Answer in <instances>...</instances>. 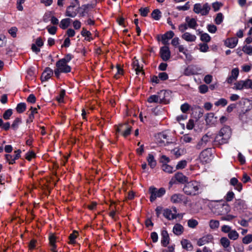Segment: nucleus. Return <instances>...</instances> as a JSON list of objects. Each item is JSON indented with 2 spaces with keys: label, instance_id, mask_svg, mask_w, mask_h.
I'll return each instance as SVG.
<instances>
[{
  "label": "nucleus",
  "instance_id": "1",
  "mask_svg": "<svg viewBox=\"0 0 252 252\" xmlns=\"http://www.w3.org/2000/svg\"><path fill=\"white\" fill-rule=\"evenodd\" d=\"M209 208L211 212L215 215L221 216L222 220L231 221L236 217L228 214L230 212V206L221 200L212 201L209 204Z\"/></svg>",
  "mask_w": 252,
  "mask_h": 252
},
{
  "label": "nucleus",
  "instance_id": "2",
  "mask_svg": "<svg viewBox=\"0 0 252 252\" xmlns=\"http://www.w3.org/2000/svg\"><path fill=\"white\" fill-rule=\"evenodd\" d=\"M231 135V130L229 127L224 126L220 129L215 138L216 144L221 145L227 143Z\"/></svg>",
  "mask_w": 252,
  "mask_h": 252
},
{
  "label": "nucleus",
  "instance_id": "3",
  "mask_svg": "<svg viewBox=\"0 0 252 252\" xmlns=\"http://www.w3.org/2000/svg\"><path fill=\"white\" fill-rule=\"evenodd\" d=\"M200 184L196 181H191L187 183L184 189V192L189 195H195L198 193Z\"/></svg>",
  "mask_w": 252,
  "mask_h": 252
},
{
  "label": "nucleus",
  "instance_id": "4",
  "mask_svg": "<svg viewBox=\"0 0 252 252\" xmlns=\"http://www.w3.org/2000/svg\"><path fill=\"white\" fill-rule=\"evenodd\" d=\"M56 68L54 73L56 77H59L61 73H68L71 71V67L67 63L60 60L56 63Z\"/></svg>",
  "mask_w": 252,
  "mask_h": 252
},
{
  "label": "nucleus",
  "instance_id": "5",
  "mask_svg": "<svg viewBox=\"0 0 252 252\" xmlns=\"http://www.w3.org/2000/svg\"><path fill=\"white\" fill-rule=\"evenodd\" d=\"M165 189L163 188L159 189L154 186H151L149 189V192L150 194V200L154 202L157 198L162 197L165 193Z\"/></svg>",
  "mask_w": 252,
  "mask_h": 252
},
{
  "label": "nucleus",
  "instance_id": "6",
  "mask_svg": "<svg viewBox=\"0 0 252 252\" xmlns=\"http://www.w3.org/2000/svg\"><path fill=\"white\" fill-rule=\"evenodd\" d=\"M214 158L213 150L207 148L202 151L199 155V159L202 164H207L211 161Z\"/></svg>",
  "mask_w": 252,
  "mask_h": 252
},
{
  "label": "nucleus",
  "instance_id": "7",
  "mask_svg": "<svg viewBox=\"0 0 252 252\" xmlns=\"http://www.w3.org/2000/svg\"><path fill=\"white\" fill-rule=\"evenodd\" d=\"M210 10V7L208 3H206L203 5L200 3H196L194 5L193 11L197 14H201L202 15H206Z\"/></svg>",
  "mask_w": 252,
  "mask_h": 252
},
{
  "label": "nucleus",
  "instance_id": "8",
  "mask_svg": "<svg viewBox=\"0 0 252 252\" xmlns=\"http://www.w3.org/2000/svg\"><path fill=\"white\" fill-rule=\"evenodd\" d=\"M131 127L127 124L119 125L116 129L117 133H121L124 137H126L131 133Z\"/></svg>",
  "mask_w": 252,
  "mask_h": 252
},
{
  "label": "nucleus",
  "instance_id": "9",
  "mask_svg": "<svg viewBox=\"0 0 252 252\" xmlns=\"http://www.w3.org/2000/svg\"><path fill=\"white\" fill-rule=\"evenodd\" d=\"M170 200L174 204H180L182 202L186 204L187 203L186 197L184 195L180 193L173 194L171 196Z\"/></svg>",
  "mask_w": 252,
  "mask_h": 252
},
{
  "label": "nucleus",
  "instance_id": "10",
  "mask_svg": "<svg viewBox=\"0 0 252 252\" xmlns=\"http://www.w3.org/2000/svg\"><path fill=\"white\" fill-rule=\"evenodd\" d=\"M176 181L183 183L188 181V178L182 173L178 172L175 174L174 177L171 179L169 182V184L172 186L173 184L176 183Z\"/></svg>",
  "mask_w": 252,
  "mask_h": 252
},
{
  "label": "nucleus",
  "instance_id": "11",
  "mask_svg": "<svg viewBox=\"0 0 252 252\" xmlns=\"http://www.w3.org/2000/svg\"><path fill=\"white\" fill-rule=\"evenodd\" d=\"M240 103L242 105V112L244 114L252 108V100H251L247 98L242 99Z\"/></svg>",
  "mask_w": 252,
  "mask_h": 252
},
{
  "label": "nucleus",
  "instance_id": "12",
  "mask_svg": "<svg viewBox=\"0 0 252 252\" xmlns=\"http://www.w3.org/2000/svg\"><path fill=\"white\" fill-rule=\"evenodd\" d=\"M160 55L164 61H168L171 57V53L168 46H165L160 49Z\"/></svg>",
  "mask_w": 252,
  "mask_h": 252
},
{
  "label": "nucleus",
  "instance_id": "13",
  "mask_svg": "<svg viewBox=\"0 0 252 252\" xmlns=\"http://www.w3.org/2000/svg\"><path fill=\"white\" fill-rule=\"evenodd\" d=\"M44 45V41L41 37H39L35 40V43L32 45L31 49L32 51L38 54L40 51V47H41Z\"/></svg>",
  "mask_w": 252,
  "mask_h": 252
},
{
  "label": "nucleus",
  "instance_id": "14",
  "mask_svg": "<svg viewBox=\"0 0 252 252\" xmlns=\"http://www.w3.org/2000/svg\"><path fill=\"white\" fill-rule=\"evenodd\" d=\"M174 213H173L170 209H166L164 210L163 215L165 218L168 220H173L178 217V215L177 214V209L176 207L173 208Z\"/></svg>",
  "mask_w": 252,
  "mask_h": 252
},
{
  "label": "nucleus",
  "instance_id": "15",
  "mask_svg": "<svg viewBox=\"0 0 252 252\" xmlns=\"http://www.w3.org/2000/svg\"><path fill=\"white\" fill-rule=\"evenodd\" d=\"M95 3H91V4H87L82 5L79 8L81 10L80 12V16L81 17L85 16L88 13L90 9L94 8L95 7Z\"/></svg>",
  "mask_w": 252,
  "mask_h": 252
},
{
  "label": "nucleus",
  "instance_id": "16",
  "mask_svg": "<svg viewBox=\"0 0 252 252\" xmlns=\"http://www.w3.org/2000/svg\"><path fill=\"white\" fill-rule=\"evenodd\" d=\"M239 74V70L238 68H233L231 72V75L227 79V82L229 84L232 83L234 81L236 80Z\"/></svg>",
  "mask_w": 252,
  "mask_h": 252
},
{
  "label": "nucleus",
  "instance_id": "17",
  "mask_svg": "<svg viewBox=\"0 0 252 252\" xmlns=\"http://www.w3.org/2000/svg\"><path fill=\"white\" fill-rule=\"evenodd\" d=\"M181 38L188 42H192L196 40V36L195 34L189 32H185L181 36Z\"/></svg>",
  "mask_w": 252,
  "mask_h": 252
},
{
  "label": "nucleus",
  "instance_id": "18",
  "mask_svg": "<svg viewBox=\"0 0 252 252\" xmlns=\"http://www.w3.org/2000/svg\"><path fill=\"white\" fill-rule=\"evenodd\" d=\"M213 240V237L211 235H206L200 238L197 242V244L199 246H202L204 245L212 242Z\"/></svg>",
  "mask_w": 252,
  "mask_h": 252
},
{
  "label": "nucleus",
  "instance_id": "19",
  "mask_svg": "<svg viewBox=\"0 0 252 252\" xmlns=\"http://www.w3.org/2000/svg\"><path fill=\"white\" fill-rule=\"evenodd\" d=\"M161 243L162 246L166 247L169 243L170 238L168 232L165 230H163L161 232Z\"/></svg>",
  "mask_w": 252,
  "mask_h": 252
},
{
  "label": "nucleus",
  "instance_id": "20",
  "mask_svg": "<svg viewBox=\"0 0 252 252\" xmlns=\"http://www.w3.org/2000/svg\"><path fill=\"white\" fill-rule=\"evenodd\" d=\"M53 74V70L49 67H47L43 71L41 76L42 81H46L49 79Z\"/></svg>",
  "mask_w": 252,
  "mask_h": 252
},
{
  "label": "nucleus",
  "instance_id": "21",
  "mask_svg": "<svg viewBox=\"0 0 252 252\" xmlns=\"http://www.w3.org/2000/svg\"><path fill=\"white\" fill-rule=\"evenodd\" d=\"M238 40L236 37H231L226 39L224 41V44L227 47L234 48L238 44Z\"/></svg>",
  "mask_w": 252,
  "mask_h": 252
},
{
  "label": "nucleus",
  "instance_id": "22",
  "mask_svg": "<svg viewBox=\"0 0 252 252\" xmlns=\"http://www.w3.org/2000/svg\"><path fill=\"white\" fill-rule=\"evenodd\" d=\"M174 36V33L172 31H168L165 33L163 34L161 36V42L164 44L166 45L168 43V40L171 39Z\"/></svg>",
  "mask_w": 252,
  "mask_h": 252
},
{
  "label": "nucleus",
  "instance_id": "23",
  "mask_svg": "<svg viewBox=\"0 0 252 252\" xmlns=\"http://www.w3.org/2000/svg\"><path fill=\"white\" fill-rule=\"evenodd\" d=\"M185 21L189 28L195 29L197 26L196 20L194 18L188 16L186 17Z\"/></svg>",
  "mask_w": 252,
  "mask_h": 252
},
{
  "label": "nucleus",
  "instance_id": "24",
  "mask_svg": "<svg viewBox=\"0 0 252 252\" xmlns=\"http://www.w3.org/2000/svg\"><path fill=\"white\" fill-rule=\"evenodd\" d=\"M233 89L237 90L247 89L246 80H240L234 83Z\"/></svg>",
  "mask_w": 252,
  "mask_h": 252
},
{
  "label": "nucleus",
  "instance_id": "25",
  "mask_svg": "<svg viewBox=\"0 0 252 252\" xmlns=\"http://www.w3.org/2000/svg\"><path fill=\"white\" fill-rule=\"evenodd\" d=\"M181 243L183 248L188 251H191L193 249V247L191 243L187 239H183L181 241Z\"/></svg>",
  "mask_w": 252,
  "mask_h": 252
},
{
  "label": "nucleus",
  "instance_id": "26",
  "mask_svg": "<svg viewBox=\"0 0 252 252\" xmlns=\"http://www.w3.org/2000/svg\"><path fill=\"white\" fill-rule=\"evenodd\" d=\"M132 66L137 74L143 71L142 65L139 64V61L135 57L132 62Z\"/></svg>",
  "mask_w": 252,
  "mask_h": 252
},
{
  "label": "nucleus",
  "instance_id": "27",
  "mask_svg": "<svg viewBox=\"0 0 252 252\" xmlns=\"http://www.w3.org/2000/svg\"><path fill=\"white\" fill-rule=\"evenodd\" d=\"M206 122L209 125H214L217 122V117L213 113H208L206 117Z\"/></svg>",
  "mask_w": 252,
  "mask_h": 252
},
{
  "label": "nucleus",
  "instance_id": "28",
  "mask_svg": "<svg viewBox=\"0 0 252 252\" xmlns=\"http://www.w3.org/2000/svg\"><path fill=\"white\" fill-rule=\"evenodd\" d=\"M77 15V13L74 10V6H69L67 7L65 16L71 18H74Z\"/></svg>",
  "mask_w": 252,
  "mask_h": 252
},
{
  "label": "nucleus",
  "instance_id": "29",
  "mask_svg": "<svg viewBox=\"0 0 252 252\" xmlns=\"http://www.w3.org/2000/svg\"><path fill=\"white\" fill-rule=\"evenodd\" d=\"M149 165L152 168H154L157 165L156 160L155 159L154 156L151 154H149L147 158Z\"/></svg>",
  "mask_w": 252,
  "mask_h": 252
},
{
  "label": "nucleus",
  "instance_id": "30",
  "mask_svg": "<svg viewBox=\"0 0 252 252\" xmlns=\"http://www.w3.org/2000/svg\"><path fill=\"white\" fill-rule=\"evenodd\" d=\"M183 230H184L183 226L179 223L176 224L174 226L173 228V233L177 235H181L182 234V233L183 232Z\"/></svg>",
  "mask_w": 252,
  "mask_h": 252
},
{
  "label": "nucleus",
  "instance_id": "31",
  "mask_svg": "<svg viewBox=\"0 0 252 252\" xmlns=\"http://www.w3.org/2000/svg\"><path fill=\"white\" fill-rule=\"evenodd\" d=\"M168 93L165 91H161L160 92H158V95L160 96V99H159V103H168V100L166 98V94H167Z\"/></svg>",
  "mask_w": 252,
  "mask_h": 252
},
{
  "label": "nucleus",
  "instance_id": "32",
  "mask_svg": "<svg viewBox=\"0 0 252 252\" xmlns=\"http://www.w3.org/2000/svg\"><path fill=\"white\" fill-rule=\"evenodd\" d=\"M81 35L85 37V40L90 41L93 40L92 33L89 31H87L85 28H83L81 32Z\"/></svg>",
  "mask_w": 252,
  "mask_h": 252
},
{
  "label": "nucleus",
  "instance_id": "33",
  "mask_svg": "<svg viewBox=\"0 0 252 252\" xmlns=\"http://www.w3.org/2000/svg\"><path fill=\"white\" fill-rule=\"evenodd\" d=\"M71 20L69 18H65L62 19L60 24V27L62 29H66L68 28L70 24Z\"/></svg>",
  "mask_w": 252,
  "mask_h": 252
},
{
  "label": "nucleus",
  "instance_id": "34",
  "mask_svg": "<svg viewBox=\"0 0 252 252\" xmlns=\"http://www.w3.org/2000/svg\"><path fill=\"white\" fill-rule=\"evenodd\" d=\"M171 154L178 158L183 154V150L179 147H176L171 151Z\"/></svg>",
  "mask_w": 252,
  "mask_h": 252
},
{
  "label": "nucleus",
  "instance_id": "35",
  "mask_svg": "<svg viewBox=\"0 0 252 252\" xmlns=\"http://www.w3.org/2000/svg\"><path fill=\"white\" fill-rule=\"evenodd\" d=\"M234 207L237 210H242L245 208V203L243 200H237L234 203Z\"/></svg>",
  "mask_w": 252,
  "mask_h": 252
},
{
  "label": "nucleus",
  "instance_id": "36",
  "mask_svg": "<svg viewBox=\"0 0 252 252\" xmlns=\"http://www.w3.org/2000/svg\"><path fill=\"white\" fill-rule=\"evenodd\" d=\"M228 237L231 240H236L239 237V233L235 230H231L228 234Z\"/></svg>",
  "mask_w": 252,
  "mask_h": 252
},
{
  "label": "nucleus",
  "instance_id": "37",
  "mask_svg": "<svg viewBox=\"0 0 252 252\" xmlns=\"http://www.w3.org/2000/svg\"><path fill=\"white\" fill-rule=\"evenodd\" d=\"M160 96H158L157 94H154L150 96L147 101L149 103H159V99H160Z\"/></svg>",
  "mask_w": 252,
  "mask_h": 252
},
{
  "label": "nucleus",
  "instance_id": "38",
  "mask_svg": "<svg viewBox=\"0 0 252 252\" xmlns=\"http://www.w3.org/2000/svg\"><path fill=\"white\" fill-rule=\"evenodd\" d=\"M220 226V222L219 220H211L209 221V226L212 229H216Z\"/></svg>",
  "mask_w": 252,
  "mask_h": 252
},
{
  "label": "nucleus",
  "instance_id": "39",
  "mask_svg": "<svg viewBox=\"0 0 252 252\" xmlns=\"http://www.w3.org/2000/svg\"><path fill=\"white\" fill-rule=\"evenodd\" d=\"M198 224L197 220L193 219H189L188 220V226L191 228H195Z\"/></svg>",
  "mask_w": 252,
  "mask_h": 252
},
{
  "label": "nucleus",
  "instance_id": "40",
  "mask_svg": "<svg viewBox=\"0 0 252 252\" xmlns=\"http://www.w3.org/2000/svg\"><path fill=\"white\" fill-rule=\"evenodd\" d=\"M26 105L25 103H19L16 108V111L19 113H22L26 110Z\"/></svg>",
  "mask_w": 252,
  "mask_h": 252
},
{
  "label": "nucleus",
  "instance_id": "41",
  "mask_svg": "<svg viewBox=\"0 0 252 252\" xmlns=\"http://www.w3.org/2000/svg\"><path fill=\"white\" fill-rule=\"evenodd\" d=\"M161 168L162 170L166 173L171 174L173 172V168L168 164H163Z\"/></svg>",
  "mask_w": 252,
  "mask_h": 252
},
{
  "label": "nucleus",
  "instance_id": "42",
  "mask_svg": "<svg viewBox=\"0 0 252 252\" xmlns=\"http://www.w3.org/2000/svg\"><path fill=\"white\" fill-rule=\"evenodd\" d=\"M152 17L156 20H158L161 17V12L158 9L154 10L152 13Z\"/></svg>",
  "mask_w": 252,
  "mask_h": 252
},
{
  "label": "nucleus",
  "instance_id": "43",
  "mask_svg": "<svg viewBox=\"0 0 252 252\" xmlns=\"http://www.w3.org/2000/svg\"><path fill=\"white\" fill-rule=\"evenodd\" d=\"M181 140L184 143H191L193 139L189 134H186L182 136Z\"/></svg>",
  "mask_w": 252,
  "mask_h": 252
},
{
  "label": "nucleus",
  "instance_id": "44",
  "mask_svg": "<svg viewBox=\"0 0 252 252\" xmlns=\"http://www.w3.org/2000/svg\"><path fill=\"white\" fill-rule=\"evenodd\" d=\"M220 243L221 245L224 248H228L230 245V241L226 237H222L220 239Z\"/></svg>",
  "mask_w": 252,
  "mask_h": 252
},
{
  "label": "nucleus",
  "instance_id": "45",
  "mask_svg": "<svg viewBox=\"0 0 252 252\" xmlns=\"http://www.w3.org/2000/svg\"><path fill=\"white\" fill-rule=\"evenodd\" d=\"M184 74L187 76H190L195 74V71L192 67L188 66L184 71Z\"/></svg>",
  "mask_w": 252,
  "mask_h": 252
},
{
  "label": "nucleus",
  "instance_id": "46",
  "mask_svg": "<svg viewBox=\"0 0 252 252\" xmlns=\"http://www.w3.org/2000/svg\"><path fill=\"white\" fill-rule=\"evenodd\" d=\"M234 196L235 194L234 192L232 191H229L224 196V198L227 202H230L232 200V199L234 198Z\"/></svg>",
  "mask_w": 252,
  "mask_h": 252
},
{
  "label": "nucleus",
  "instance_id": "47",
  "mask_svg": "<svg viewBox=\"0 0 252 252\" xmlns=\"http://www.w3.org/2000/svg\"><path fill=\"white\" fill-rule=\"evenodd\" d=\"M78 236V232L76 231H74L72 233H71L69 237V243L70 244H74L75 242V239L77 238Z\"/></svg>",
  "mask_w": 252,
  "mask_h": 252
},
{
  "label": "nucleus",
  "instance_id": "48",
  "mask_svg": "<svg viewBox=\"0 0 252 252\" xmlns=\"http://www.w3.org/2000/svg\"><path fill=\"white\" fill-rule=\"evenodd\" d=\"M200 40L203 42H208L211 40V37L207 33H202L200 35Z\"/></svg>",
  "mask_w": 252,
  "mask_h": 252
},
{
  "label": "nucleus",
  "instance_id": "49",
  "mask_svg": "<svg viewBox=\"0 0 252 252\" xmlns=\"http://www.w3.org/2000/svg\"><path fill=\"white\" fill-rule=\"evenodd\" d=\"M223 16L222 14L221 13H218L215 19L216 24L217 25H220L223 21Z\"/></svg>",
  "mask_w": 252,
  "mask_h": 252
},
{
  "label": "nucleus",
  "instance_id": "50",
  "mask_svg": "<svg viewBox=\"0 0 252 252\" xmlns=\"http://www.w3.org/2000/svg\"><path fill=\"white\" fill-rule=\"evenodd\" d=\"M227 103V101L225 98H220L219 100L216 101L215 102V105L217 106H225Z\"/></svg>",
  "mask_w": 252,
  "mask_h": 252
},
{
  "label": "nucleus",
  "instance_id": "51",
  "mask_svg": "<svg viewBox=\"0 0 252 252\" xmlns=\"http://www.w3.org/2000/svg\"><path fill=\"white\" fill-rule=\"evenodd\" d=\"M242 242L245 244H248L252 242V235L248 234L245 236L242 240Z\"/></svg>",
  "mask_w": 252,
  "mask_h": 252
},
{
  "label": "nucleus",
  "instance_id": "52",
  "mask_svg": "<svg viewBox=\"0 0 252 252\" xmlns=\"http://www.w3.org/2000/svg\"><path fill=\"white\" fill-rule=\"evenodd\" d=\"M243 51L249 55H252V47L251 46H244L242 49Z\"/></svg>",
  "mask_w": 252,
  "mask_h": 252
},
{
  "label": "nucleus",
  "instance_id": "53",
  "mask_svg": "<svg viewBox=\"0 0 252 252\" xmlns=\"http://www.w3.org/2000/svg\"><path fill=\"white\" fill-rule=\"evenodd\" d=\"M187 165V161L185 160L180 161L176 165L177 169L184 168Z\"/></svg>",
  "mask_w": 252,
  "mask_h": 252
},
{
  "label": "nucleus",
  "instance_id": "54",
  "mask_svg": "<svg viewBox=\"0 0 252 252\" xmlns=\"http://www.w3.org/2000/svg\"><path fill=\"white\" fill-rule=\"evenodd\" d=\"M198 89L201 94H205L208 91V87L206 85H201L199 86Z\"/></svg>",
  "mask_w": 252,
  "mask_h": 252
},
{
  "label": "nucleus",
  "instance_id": "55",
  "mask_svg": "<svg viewBox=\"0 0 252 252\" xmlns=\"http://www.w3.org/2000/svg\"><path fill=\"white\" fill-rule=\"evenodd\" d=\"M166 135L163 133H159L157 136V141L159 143H162L164 142L163 139H166Z\"/></svg>",
  "mask_w": 252,
  "mask_h": 252
},
{
  "label": "nucleus",
  "instance_id": "56",
  "mask_svg": "<svg viewBox=\"0 0 252 252\" xmlns=\"http://www.w3.org/2000/svg\"><path fill=\"white\" fill-rule=\"evenodd\" d=\"M12 114V110L10 109H7L3 115V117L5 120H8Z\"/></svg>",
  "mask_w": 252,
  "mask_h": 252
},
{
  "label": "nucleus",
  "instance_id": "57",
  "mask_svg": "<svg viewBox=\"0 0 252 252\" xmlns=\"http://www.w3.org/2000/svg\"><path fill=\"white\" fill-rule=\"evenodd\" d=\"M189 108L190 106L187 103H185L181 106V110L183 113H186L189 109Z\"/></svg>",
  "mask_w": 252,
  "mask_h": 252
},
{
  "label": "nucleus",
  "instance_id": "58",
  "mask_svg": "<svg viewBox=\"0 0 252 252\" xmlns=\"http://www.w3.org/2000/svg\"><path fill=\"white\" fill-rule=\"evenodd\" d=\"M207 29L210 32L214 33L216 32L217 29L215 25L210 24L207 26Z\"/></svg>",
  "mask_w": 252,
  "mask_h": 252
},
{
  "label": "nucleus",
  "instance_id": "59",
  "mask_svg": "<svg viewBox=\"0 0 252 252\" xmlns=\"http://www.w3.org/2000/svg\"><path fill=\"white\" fill-rule=\"evenodd\" d=\"M17 32V29L16 27H12L8 30V33L13 37H15L16 36V33Z\"/></svg>",
  "mask_w": 252,
  "mask_h": 252
},
{
  "label": "nucleus",
  "instance_id": "60",
  "mask_svg": "<svg viewBox=\"0 0 252 252\" xmlns=\"http://www.w3.org/2000/svg\"><path fill=\"white\" fill-rule=\"evenodd\" d=\"M48 32L51 34H55L56 33L57 28L56 27H47L46 28Z\"/></svg>",
  "mask_w": 252,
  "mask_h": 252
},
{
  "label": "nucleus",
  "instance_id": "61",
  "mask_svg": "<svg viewBox=\"0 0 252 252\" xmlns=\"http://www.w3.org/2000/svg\"><path fill=\"white\" fill-rule=\"evenodd\" d=\"M139 11L141 16L145 17L147 15L149 12V10L148 8H141L139 9Z\"/></svg>",
  "mask_w": 252,
  "mask_h": 252
},
{
  "label": "nucleus",
  "instance_id": "62",
  "mask_svg": "<svg viewBox=\"0 0 252 252\" xmlns=\"http://www.w3.org/2000/svg\"><path fill=\"white\" fill-rule=\"evenodd\" d=\"M5 158L7 161L10 164H13L15 163V159H14L13 156L10 155H6Z\"/></svg>",
  "mask_w": 252,
  "mask_h": 252
},
{
  "label": "nucleus",
  "instance_id": "63",
  "mask_svg": "<svg viewBox=\"0 0 252 252\" xmlns=\"http://www.w3.org/2000/svg\"><path fill=\"white\" fill-rule=\"evenodd\" d=\"M158 77L160 80L164 81L168 78V75L166 72H160L158 74Z\"/></svg>",
  "mask_w": 252,
  "mask_h": 252
},
{
  "label": "nucleus",
  "instance_id": "64",
  "mask_svg": "<svg viewBox=\"0 0 252 252\" xmlns=\"http://www.w3.org/2000/svg\"><path fill=\"white\" fill-rule=\"evenodd\" d=\"M179 30L182 32H185L186 30H187L189 28L187 24L186 23L185 24H182L179 26Z\"/></svg>",
  "mask_w": 252,
  "mask_h": 252
}]
</instances>
